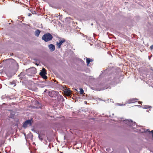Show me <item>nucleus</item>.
Returning <instances> with one entry per match:
<instances>
[{"label": "nucleus", "instance_id": "1", "mask_svg": "<svg viewBox=\"0 0 153 153\" xmlns=\"http://www.w3.org/2000/svg\"><path fill=\"white\" fill-rule=\"evenodd\" d=\"M53 38L52 36L50 33L45 34L42 36V39L45 42H48L51 40Z\"/></svg>", "mask_w": 153, "mask_h": 153}, {"label": "nucleus", "instance_id": "2", "mask_svg": "<svg viewBox=\"0 0 153 153\" xmlns=\"http://www.w3.org/2000/svg\"><path fill=\"white\" fill-rule=\"evenodd\" d=\"M123 122L128 126L131 127L133 128H135L137 127L136 123L134 122H133V121L131 120H123Z\"/></svg>", "mask_w": 153, "mask_h": 153}, {"label": "nucleus", "instance_id": "3", "mask_svg": "<svg viewBox=\"0 0 153 153\" xmlns=\"http://www.w3.org/2000/svg\"><path fill=\"white\" fill-rule=\"evenodd\" d=\"M27 73V75L29 76H32L36 73V69L34 67H32L26 70Z\"/></svg>", "mask_w": 153, "mask_h": 153}, {"label": "nucleus", "instance_id": "4", "mask_svg": "<svg viewBox=\"0 0 153 153\" xmlns=\"http://www.w3.org/2000/svg\"><path fill=\"white\" fill-rule=\"evenodd\" d=\"M101 86L102 85L101 84H97L96 85V87H92L91 88L92 89L96 90L97 91H100L101 90H103L107 88H102V87H101Z\"/></svg>", "mask_w": 153, "mask_h": 153}, {"label": "nucleus", "instance_id": "5", "mask_svg": "<svg viewBox=\"0 0 153 153\" xmlns=\"http://www.w3.org/2000/svg\"><path fill=\"white\" fill-rule=\"evenodd\" d=\"M32 123V120L30 119L27 120L24 123L23 125V127L24 128H26L27 125L31 126Z\"/></svg>", "mask_w": 153, "mask_h": 153}, {"label": "nucleus", "instance_id": "6", "mask_svg": "<svg viewBox=\"0 0 153 153\" xmlns=\"http://www.w3.org/2000/svg\"><path fill=\"white\" fill-rule=\"evenodd\" d=\"M66 42V40L65 39H63L62 40H59V42H57L56 45L57 48L59 49L61 48V45L64 43Z\"/></svg>", "mask_w": 153, "mask_h": 153}, {"label": "nucleus", "instance_id": "7", "mask_svg": "<svg viewBox=\"0 0 153 153\" xmlns=\"http://www.w3.org/2000/svg\"><path fill=\"white\" fill-rule=\"evenodd\" d=\"M48 47L50 51L51 52L54 51L55 49V45L53 44H51L48 45Z\"/></svg>", "mask_w": 153, "mask_h": 153}, {"label": "nucleus", "instance_id": "8", "mask_svg": "<svg viewBox=\"0 0 153 153\" xmlns=\"http://www.w3.org/2000/svg\"><path fill=\"white\" fill-rule=\"evenodd\" d=\"M138 100V99L136 98H132L131 99H130L129 100H128L127 101V103H134V102H136L137 101V100Z\"/></svg>", "mask_w": 153, "mask_h": 153}, {"label": "nucleus", "instance_id": "9", "mask_svg": "<svg viewBox=\"0 0 153 153\" xmlns=\"http://www.w3.org/2000/svg\"><path fill=\"white\" fill-rule=\"evenodd\" d=\"M47 74L45 68H43L42 70H41L39 73V74L41 76H43Z\"/></svg>", "mask_w": 153, "mask_h": 153}, {"label": "nucleus", "instance_id": "10", "mask_svg": "<svg viewBox=\"0 0 153 153\" xmlns=\"http://www.w3.org/2000/svg\"><path fill=\"white\" fill-rule=\"evenodd\" d=\"M40 33V31L39 30H37L35 31V35L37 37L39 36V34Z\"/></svg>", "mask_w": 153, "mask_h": 153}, {"label": "nucleus", "instance_id": "11", "mask_svg": "<svg viewBox=\"0 0 153 153\" xmlns=\"http://www.w3.org/2000/svg\"><path fill=\"white\" fill-rule=\"evenodd\" d=\"M58 92L54 91H52L51 92V94L53 95L56 96L58 94Z\"/></svg>", "mask_w": 153, "mask_h": 153}, {"label": "nucleus", "instance_id": "12", "mask_svg": "<svg viewBox=\"0 0 153 153\" xmlns=\"http://www.w3.org/2000/svg\"><path fill=\"white\" fill-rule=\"evenodd\" d=\"M137 106H138L139 107H142L144 109H147L149 108L150 107H151V106H149V105H144V106H141V105H137Z\"/></svg>", "mask_w": 153, "mask_h": 153}, {"label": "nucleus", "instance_id": "13", "mask_svg": "<svg viewBox=\"0 0 153 153\" xmlns=\"http://www.w3.org/2000/svg\"><path fill=\"white\" fill-rule=\"evenodd\" d=\"M5 98L7 99L8 98H9V97L8 96H7L6 94H5L4 95H3L1 97V98L2 100L5 99Z\"/></svg>", "mask_w": 153, "mask_h": 153}, {"label": "nucleus", "instance_id": "14", "mask_svg": "<svg viewBox=\"0 0 153 153\" xmlns=\"http://www.w3.org/2000/svg\"><path fill=\"white\" fill-rule=\"evenodd\" d=\"M92 61V59L89 58H87L86 59V62L88 64Z\"/></svg>", "mask_w": 153, "mask_h": 153}, {"label": "nucleus", "instance_id": "15", "mask_svg": "<svg viewBox=\"0 0 153 153\" xmlns=\"http://www.w3.org/2000/svg\"><path fill=\"white\" fill-rule=\"evenodd\" d=\"M149 130V129L145 130L143 129V131H141V132H147L148 131L149 133H150V132Z\"/></svg>", "mask_w": 153, "mask_h": 153}, {"label": "nucleus", "instance_id": "16", "mask_svg": "<svg viewBox=\"0 0 153 153\" xmlns=\"http://www.w3.org/2000/svg\"><path fill=\"white\" fill-rule=\"evenodd\" d=\"M80 91H79L80 94H82L84 93V91L83 89L82 88H80L79 89Z\"/></svg>", "mask_w": 153, "mask_h": 153}, {"label": "nucleus", "instance_id": "17", "mask_svg": "<svg viewBox=\"0 0 153 153\" xmlns=\"http://www.w3.org/2000/svg\"><path fill=\"white\" fill-rule=\"evenodd\" d=\"M41 76L44 79H46L48 78L47 76H45V75H44L42 76Z\"/></svg>", "mask_w": 153, "mask_h": 153}, {"label": "nucleus", "instance_id": "18", "mask_svg": "<svg viewBox=\"0 0 153 153\" xmlns=\"http://www.w3.org/2000/svg\"><path fill=\"white\" fill-rule=\"evenodd\" d=\"M11 114H12L11 115V117H10L11 118H13V117H14V115L15 114H14V112H12L11 113Z\"/></svg>", "mask_w": 153, "mask_h": 153}, {"label": "nucleus", "instance_id": "19", "mask_svg": "<svg viewBox=\"0 0 153 153\" xmlns=\"http://www.w3.org/2000/svg\"><path fill=\"white\" fill-rule=\"evenodd\" d=\"M57 98H59L60 99L62 98H63L62 96L60 95L57 96Z\"/></svg>", "mask_w": 153, "mask_h": 153}, {"label": "nucleus", "instance_id": "20", "mask_svg": "<svg viewBox=\"0 0 153 153\" xmlns=\"http://www.w3.org/2000/svg\"><path fill=\"white\" fill-rule=\"evenodd\" d=\"M24 76V75L23 73L21 72L19 76Z\"/></svg>", "mask_w": 153, "mask_h": 153}, {"label": "nucleus", "instance_id": "21", "mask_svg": "<svg viewBox=\"0 0 153 153\" xmlns=\"http://www.w3.org/2000/svg\"><path fill=\"white\" fill-rule=\"evenodd\" d=\"M39 139L41 140H42V137L40 136V135H39Z\"/></svg>", "mask_w": 153, "mask_h": 153}, {"label": "nucleus", "instance_id": "22", "mask_svg": "<svg viewBox=\"0 0 153 153\" xmlns=\"http://www.w3.org/2000/svg\"><path fill=\"white\" fill-rule=\"evenodd\" d=\"M150 49L151 50L153 49V45H152V46L150 47Z\"/></svg>", "mask_w": 153, "mask_h": 153}, {"label": "nucleus", "instance_id": "23", "mask_svg": "<svg viewBox=\"0 0 153 153\" xmlns=\"http://www.w3.org/2000/svg\"><path fill=\"white\" fill-rule=\"evenodd\" d=\"M68 94H70L71 93V91H68Z\"/></svg>", "mask_w": 153, "mask_h": 153}, {"label": "nucleus", "instance_id": "24", "mask_svg": "<svg viewBox=\"0 0 153 153\" xmlns=\"http://www.w3.org/2000/svg\"><path fill=\"white\" fill-rule=\"evenodd\" d=\"M122 104H120V103H118V105H120V106H122Z\"/></svg>", "mask_w": 153, "mask_h": 153}, {"label": "nucleus", "instance_id": "25", "mask_svg": "<svg viewBox=\"0 0 153 153\" xmlns=\"http://www.w3.org/2000/svg\"><path fill=\"white\" fill-rule=\"evenodd\" d=\"M151 132L152 133V137H153V130H152V131H151Z\"/></svg>", "mask_w": 153, "mask_h": 153}, {"label": "nucleus", "instance_id": "26", "mask_svg": "<svg viewBox=\"0 0 153 153\" xmlns=\"http://www.w3.org/2000/svg\"><path fill=\"white\" fill-rule=\"evenodd\" d=\"M138 103L139 104H141V103H142V102H138Z\"/></svg>", "mask_w": 153, "mask_h": 153}, {"label": "nucleus", "instance_id": "27", "mask_svg": "<svg viewBox=\"0 0 153 153\" xmlns=\"http://www.w3.org/2000/svg\"><path fill=\"white\" fill-rule=\"evenodd\" d=\"M150 69L151 70L153 71V69L152 67L150 68Z\"/></svg>", "mask_w": 153, "mask_h": 153}, {"label": "nucleus", "instance_id": "28", "mask_svg": "<svg viewBox=\"0 0 153 153\" xmlns=\"http://www.w3.org/2000/svg\"><path fill=\"white\" fill-rule=\"evenodd\" d=\"M31 15V14L30 13H29V14H28V16H30Z\"/></svg>", "mask_w": 153, "mask_h": 153}, {"label": "nucleus", "instance_id": "29", "mask_svg": "<svg viewBox=\"0 0 153 153\" xmlns=\"http://www.w3.org/2000/svg\"><path fill=\"white\" fill-rule=\"evenodd\" d=\"M47 91V89H46V90H45V91H44V92H45Z\"/></svg>", "mask_w": 153, "mask_h": 153}, {"label": "nucleus", "instance_id": "30", "mask_svg": "<svg viewBox=\"0 0 153 153\" xmlns=\"http://www.w3.org/2000/svg\"><path fill=\"white\" fill-rule=\"evenodd\" d=\"M1 84H0V88H1Z\"/></svg>", "mask_w": 153, "mask_h": 153}, {"label": "nucleus", "instance_id": "31", "mask_svg": "<svg viewBox=\"0 0 153 153\" xmlns=\"http://www.w3.org/2000/svg\"><path fill=\"white\" fill-rule=\"evenodd\" d=\"M11 84H13V82H11Z\"/></svg>", "mask_w": 153, "mask_h": 153}, {"label": "nucleus", "instance_id": "32", "mask_svg": "<svg viewBox=\"0 0 153 153\" xmlns=\"http://www.w3.org/2000/svg\"><path fill=\"white\" fill-rule=\"evenodd\" d=\"M75 90H76V91H77V90L76 89H75Z\"/></svg>", "mask_w": 153, "mask_h": 153}, {"label": "nucleus", "instance_id": "33", "mask_svg": "<svg viewBox=\"0 0 153 153\" xmlns=\"http://www.w3.org/2000/svg\"><path fill=\"white\" fill-rule=\"evenodd\" d=\"M36 65H38L37 64H36Z\"/></svg>", "mask_w": 153, "mask_h": 153}, {"label": "nucleus", "instance_id": "34", "mask_svg": "<svg viewBox=\"0 0 153 153\" xmlns=\"http://www.w3.org/2000/svg\"><path fill=\"white\" fill-rule=\"evenodd\" d=\"M91 25H93V24H92Z\"/></svg>", "mask_w": 153, "mask_h": 153}]
</instances>
